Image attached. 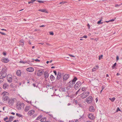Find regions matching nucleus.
Instances as JSON below:
<instances>
[{
  "mask_svg": "<svg viewBox=\"0 0 122 122\" xmlns=\"http://www.w3.org/2000/svg\"><path fill=\"white\" fill-rule=\"evenodd\" d=\"M81 83L80 81H78L77 82L74 88L76 89H78L81 85Z\"/></svg>",
  "mask_w": 122,
  "mask_h": 122,
  "instance_id": "obj_6",
  "label": "nucleus"
},
{
  "mask_svg": "<svg viewBox=\"0 0 122 122\" xmlns=\"http://www.w3.org/2000/svg\"><path fill=\"white\" fill-rule=\"evenodd\" d=\"M86 90V88L85 87H82L81 88V90L82 91H84Z\"/></svg>",
  "mask_w": 122,
  "mask_h": 122,
  "instance_id": "obj_33",
  "label": "nucleus"
},
{
  "mask_svg": "<svg viewBox=\"0 0 122 122\" xmlns=\"http://www.w3.org/2000/svg\"><path fill=\"white\" fill-rule=\"evenodd\" d=\"M8 117H6L4 119V120L5 121H6V120H7L8 119Z\"/></svg>",
  "mask_w": 122,
  "mask_h": 122,
  "instance_id": "obj_42",
  "label": "nucleus"
},
{
  "mask_svg": "<svg viewBox=\"0 0 122 122\" xmlns=\"http://www.w3.org/2000/svg\"><path fill=\"white\" fill-rule=\"evenodd\" d=\"M35 112L33 110H31L29 111L28 113V115L29 116H31Z\"/></svg>",
  "mask_w": 122,
  "mask_h": 122,
  "instance_id": "obj_13",
  "label": "nucleus"
},
{
  "mask_svg": "<svg viewBox=\"0 0 122 122\" xmlns=\"http://www.w3.org/2000/svg\"><path fill=\"white\" fill-rule=\"evenodd\" d=\"M15 100H16V99L15 98H11L10 99H9V100L8 101V103L9 104L12 105L14 102Z\"/></svg>",
  "mask_w": 122,
  "mask_h": 122,
  "instance_id": "obj_12",
  "label": "nucleus"
},
{
  "mask_svg": "<svg viewBox=\"0 0 122 122\" xmlns=\"http://www.w3.org/2000/svg\"><path fill=\"white\" fill-rule=\"evenodd\" d=\"M45 26V25H41L40 26V27H44Z\"/></svg>",
  "mask_w": 122,
  "mask_h": 122,
  "instance_id": "obj_57",
  "label": "nucleus"
},
{
  "mask_svg": "<svg viewBox=\"0 0 122 122\" xmlns=\"http://www.w3.org/2000/svg\"><path fill=\"white\" fill-rule=\"evenodd\" d=\"M4 80L3 79V78H0V84L2 83L4 81Z\"/></svg>",
  "mask_w": 122,
  "mask_h": 122,
  "instance_id": "obj_32",
  "label": "nucleus"
},
{
  "mask_svg": "<svg viewBox=\"0 0 122 122\" xmlns=\"http://www.w3.org/2000/svg\"><path fill=\"white\" fill-rule=\"evenodd\" d=\"M32 3L31 2V1L29 2H28V3L29 4H30V3Z\"/></svg>",
  "mask_w": 122,
  "mask_h": 122,
  "instance_id": "obj_62",
  "label": "nucleus"
},
{
  "mask_svg": "<svg viewBox=\"0 0 122 122\" xmlns=\"http://www.w3.org/2000/svg\"><path fill=\"white\" fill-rule=\"evenodd\" d=\"M35 1V0H31L32 3L34 2Z\"/></svg>",
  "mask_w": 122,
  "mask_h": 122,
  "instance_id": "obj_56",
  "label": "nucleus"
},
{
  "mask_svg": "<svg viewBox=\"0 0 122 122\" xmlns=\"http://www.w3.org/2000/svg\"><path fill=\"white\" fill-rule=\"evenodd\" d=\"M37 1L39 3H44V1L42 0H38Z\"/></svg>",
  "mask_w": 122,
  "mask_h": 122,
  "instance_id": "obj_37",
  "label": "nucleus"
},
{
  "mask_svg": "<svg viewBox=\"0 0 122 122\" xmlns=\"http://www.w3.org/2000/svg\"><path fill=\"white\" fill-rule=\"evenodd\" d=\"M117 63H115L112 67V69H114L115 68V67Z\"/></svg>",
  "mask_w": 122,
  "mask_h": 122,
  "instance_id": "obj_31",
  "label": "nucleus"
},
{
  "mask_svg": "<svg viewBox=\"0 0 122 122\" xmlns=\"http://www.w3.org/2000/svg\"><path fill=\"white\" fill-rule=\"evenodd\" d=\"M61 74L60 72H58L56 79L57 80H59L61 77Z\"/></svg>",
  "mask_w": 122,
  "mask_h": 122,
  "instance_id": "obj_19",
  "label": "nucleus"
},
{
  "mask_svg": "<svg viewBox=\"0 0 122 122\" xmlns=\"http://www.w3.org/2000/svg\"><path fill=\"white\" fill-rule=\"evenodd\" d=\"M89 111L91 112H93L95 111L94 107L92 106H90L89 107Z\"/></svg>",
  "mask_w": 122,
  "mask_h": 122,
  "instance_id": "obj_14",
  "label": "nucleus"
},
{
  "mask_svg": "<svg viewBox=\"0 0 122 122\" xmlns=\"http://www.w3.org/2000/svg\"><path fill=\"white\" fill-rule=\"evenodd\" d=\"M13 117L12 116H10L9 118V122H11L13 120Z\"/></svg>",
  "mask_w": 122,
  "mask_h": 122,
  "instance_id": "obj_29",
  "label": "nucleus"
},
{
  "mask_svg": "<svg viewBox=\"0 0 122 122\" xmlns=\"http://www.w3.org/2000/svg\"><path fill=\"white\" fill-rule=\"evenodd\" d=\"M26 71L29 72H32L34 71V69L32 67H30L27 68Z\"/></svg>",
  "mask_w": 122,
  "mask_h": 122,
  "instance_id": "obj_15",
  "label": "nucleus"
},
{
  "mask_svg": "<svg viewBox=\"0 0 122 122\" xmlns=\"http://www.w3.org/2000/svg\"><path fill=\"white\" fill-rule=\"evenodd\" d=\"M11 114H12L13 115H15V113L13 112L11 113Z\"/></svg>",
  "mask_w": 122,
  "mask_h": 122,
  "instance_id": "obj_59",
  "label": "nucleus"
},
{
  "mask_svg": "<svg viewBox=\"0 0 122 122\" xmlns=\"http://www.w3.org/2000/svg\"><path fill=\"white\" fill-rule=\"evenodd\" d=\"M53 72L55 74V75H57V72L56 71H54Z\"/></svg>",
  "mask_w": 122,
  "mask_h": 122,
  "instance_id": "obj_48",
  "label": "nucleus"
},
{
  "mask_svg": "<svg viewBox=\"0 0 122 122\" xmlns=\"http://www.w3.org/2000/svg\"><path fill=\"white\" fill-rule=\"evenodd\" d=\"M13 86V84L12 83L10 85V87H12Z\"/></svg>",
  "mask_w": 122,
  "mask_h": 122,
  "instance_id": "obj_43",
  "label": "nucleus"
},
{
  "mask_svg": "<svg viewBox=\"0 0 122 122\" xmlns=\"http://www.w3.org/2000/svg\"><path fill=\"white\" fill-rule=\"evenodd\" d=\"M20 45L21 46H23L24 45V41L22 40H21L20 41Z\"/></svg>",
  "mask_w": 122,
  "mask_h": 122,
  "instance_id": "obj_22",
  "label": "nucleus"
},
{
  "mask_svg": "<svg viewBox=\"0 0 122 122\" xmlns=\"http://www.w3.org/2000/svg\"><path fill=\"white\" fill-rule=\"evenodd\" d=\"M77 79L76 77H75L72 81H70L68 83L69 86L71 87L73 86L74 85Z\"/></svg>",
  "mask_w": 122,
  "mask_h": 122,
  "instance_id": "obj_4",
  "label": "nucleus"
},
{
  "mask_svg": "<svg viewBox=\"0 0 122 122\" xmlns=\"http://www.w3.org/2000/svg\"><path fill=\"white\" fill-rule=\"evenodd\" d=\"M16 115L19 117H22V115L18 113H16Z\"/></svg>",
  "mask_w": 122,
  "mask_h": 122,
  "instance_id": "obj_30",
  "label": "nucleus"
},
{
  "mask_svg": "<svg viewBox=\"0 0 122 122\" xmlns=\"http://www.w3.org/2000/svg\"><path fill=\"white\" fill-rule=\"evenodd\" d=\"M30 109V107L29 106L26 107L24 109V111L25 112H27Z\"/></svg>",
  "mask_w": 122,
  "mask_h": 122,
  "instance_id": "obj_23",
  "label": "nucleus"
},
{
  "mask_svg": "<svg viewBox=\"0 0 122 122\" xmlns=\"http://www.w3.org/2000/svg\"><path fill=\"white\" fill-rule=\"evenodd\" d=\"M87 25L88 26V28L89 29H90V25L89 24H87Z\"/></svg>",
  "mask_w": 122,
  "mask_h": 122,
  "instance_id": "obj_53",
  "label": "nucleus"
},
{
  "mask_svg": "<svg viewBox=\"0 0 122 122\" xmlns=\"http://www.w3.org/2000/svg\"><path fill=\"white\" fill-rule=\"evenodd\" d=\"M109 99L112 102H113L116 99V98L115 97H113L112 98H109Z\"/></svg>",
  "mask_w": 122,
  "mask_h": 122,
  "instance_id": "obj_28",
  "label": "nucleus"
},
{
  "mask_svg": "<svg viewBox=\"0 0 122 122\" xmlns=\"http://www.w3.org/2000/svg\"><path fill=\"white\" fill-rule=\"evenodd\" d=\"M19 62L20 63L25 64L27 63V62L25 61H20Z\"/></svg>",
  "mask_w": 122,
  "mask_h": 122,
  "instance_id": "obj_39",
  "label": "nucleus"
},
{
  "mask_svg": "<svg viewBox=\"0 0 122 122\" xmlns=\"http://www.w3.org/2000/svg\"><path fill=\"white\" fill-rule=\"evenodd\" d=\"M69 77V75L67 74H65L63 77V80L64 81H65L67 80Z\"/></svg>",
  "mask_w": 122,
  "mask_h": 122,
  "instance_id": "obj_10",
  "label": "nucleus"
},
{
  "mask_svg": "<svg viewBox=\"0 0 122 122\" xmlns=\"http://www.w3.org/2000/svg\"><path fill=\"white\" fill-rule=\"evenodd\" d=\"M69 55L71 57H75V56H74L73 55H72L71 54H69Z\"/></svg>",
  "mask_w": 122,
  "mask_h": 122,
  "instance_id": "obj_45",
  "label": "nucleus"
},
{
  "mask_svg": "<svg viewBox=\"0 0 122 122\" xmlns=\"http://www.w3.org/2000/svg\"><path fill=\"white\" fill-rule=\"evenodd\" d=\"M7 68L5 66H4L3 68L1 71L0 72V78H3L6 77L7 75Z\"/></svg>",
  "mask_w": 122,
  "mask_h": 122,
  "instance_id": "obj_1",
  "label": "nucleus"
},
{
  "mask_svg": "<svg viewBox=\"0 0 122 122\" xmlns=\"http://www.w3.org/2000/svg\"><path fill=\"white\" fill-rule=\"evenodd\" d=\"M105 22H106L107 23H108L109 22H110V21L109 20V21H105Z\"/></svg>",
  "mask_w": 122,
  "mask_h": 122,
  "instance_id": "obj_60",
  "label": "nucleus"
},
{
  "mask_svg": "<svg viewBox=\"0 0 122 122\" xmlns=\"http://www.w3.org/2000/svg\"><path fill=\"white\" fill-rule=\"evenodd\" d=\"M50 78L51 81H54L55 79V77L53 75H51L50 76Z\"/></svg>",
  "mask_w": 122,
  "mask_h": 122,
  "instance_id": "obj_26",
  "label": "nucleus"
},
{
  "mask_svg": "<svg viewBox=\"0 0 122 122\" xmlns=\"http://www.w3.org/2000/svg\"><path fill=\"white\" fill-rule=\"evenodd\" d=\"M12 76L11 75L9 74L7 76V80L8 82H11L12 81Z\"/></svg>",
  "mask_w": 122,
  "mask_h": 122,
  "instance_id": "obj_7",
  "label": "nucleus"
},
{
  "mask_svg": "<svg viewBox=\"0 0 122 122\" xmlns=\"http://www.w3.org/2000/svg\"><path fill=\"white\" fill-rule=\"evenodd\" d=\"M69 122H74L72 121H69Z\"/></svg>",
  "mask_w": 122,
  "mask_h": 122,
  "instance_id": "obj_64",
  "label": "nucleus"
},
{
  "mask_svg": "<svg viewBox=\"0 0 122 122\" xmlns=\"http://www.w3.org/2000/svg\"><path fill=\"white\" fill-rule=\"evenodd\" d=\"M99 68V66H95L92 69V71H94L96 70Z\"/></svg>",
  "mask_w": 122,
  "mask_h": 122,
  "instance_id": "obj_24",
  "label": "nucleus"
},
{
  "mask_svg": "<svg viewBox=\"0 0 122 122\" xmlns=\"http://www.w3.org/2000/svg\"><path fill=\"white\" fill-rule=\"evenodd\" d=\"M117 76L119 75H120V74H119V73H117Z\"/></svg>",
  "mask_w": 122,
  "mask_h": 122,
  "instance_id": "obj_63",
  "label": "nucleus"
},
{
  "mask_svg": "<svg viewBox=\"0 0 122 122\" xmlns=\"http://www.w3.org/2000/svg\"><path fill=\"white\" fill-rule=\"evenodd\" d=\"M1 30H5V31H7L5 29H1Z\"/></svg>",
  "mask_w": 122,
  "mask_h": 122,
  "instance_id": "obj_54",
  "label": "nucleus"
},
{
  "mask_svg": "<svg viewBox=\"0 0 122 122\" xmlns=\"http://www.w3.org/2000/svg\"><path fill=\"white\" fill-rule=\"evenodd\" d=\"M119 58L118 56H117L116 57V60H119Z\"/></svg>",
  "mask_w": 122,
  "mask_h": 122,
  "instance_id": "obj_52",
  "label": "nucleus"
},
{
  "mask_svg": "<svg viewBox=\"0 0 122 122\" xmlns=\"http://www.w3.org/2000/svg\"><path fill=\"white\" fill-rule=\"evenodd\" d=\"M44 76L46 78H47L49 76V74L48 72L46 71L44 72Z\"/></svg>",
  "mask_w": 122,
  "mask_h": 122,
  "instance_id": "obj_20",
  "label": "nucleus"
},
{
  "mask_svg": "<svg viewBox=\"0 0 122 122\" xmlns=\"http://www.w3.org/2000/svg\"><path fill=\"white\" fill-rule=\"evenodd\" d=\"M93 98L91 96H90L87 97L86 99V102L88 103L89 104L92 102Z\"/></svg>",
  "mask_w": 122,
  "mask_h": 122,
  "instance_id": "obj_5",
  "label": "nucleus"
},
{
  "mask_svg": "<svg viewBox=\"0 0 122 122\" xmlns=\"http://www.w3.org/2000/svg\"><path fill=\"white\" fill-rule=\"evenodd\" d=\"M25 105L23 103H18L16 104V107L18 110H23L24 107Z\"/></svg>",
  "mask_w": 122,
  "mask_h": 122,
  "instance_id": "obj_2",
  "label": "nucleus"
},
{
  "mask_svg": "<svg viewBox=\"0 0 122 122\" xmlns=\"http://www.w3.org/2000/svg\"><path fill=\"white\" fill-rule=\"evenodd\" d=\"M89 94V92H86L82 93L80 95L82 99H84Z\"/></svg>",
  "mask_w": 122,
  "mask_h": 122,
  "instance_id": "obj_3",
  "label": "nucleus"
},
{
  "mask_svg": "<svg viewBox=\"0 0 122 122\" xmlns=\"http://www.w3.org/2000/svg\"><path fill=\"white\" fill-rule=\"evenodd\" d=\"M2 99L3 102L5 103L7 102V101H8L9 100V98L8 96H3Z\"/></svg>",
  "mask_w": 122,
  "mask_h": 122,
  "instance_id": "obj_9",
  "label": "nucleus"
},
{
  "mask_svg": "<svg viewBox=\"0 0 122 122\" xmlns=\"http://www.w3.org/2000/svg\"><path fill=\"white\" fill-rule=\"evenodd\" d=\"M16 74L18 76H20L21 75L20 71V70H18L16 72Z\"/></svg>",
  "mask_w": 122,
  "mask_h": 122,
  "instance_id": "obj_25",
  "label": "nucleus"
},
{
  "mask_svg": "<svg viewBox=\"0 0 122 122\" xmlns=\"http://www.w3.org/2000/svg\"><path fill=\"white\" fill-rule=\"evenodd\" d=\"M87 36H83L82 38H87Z\"/></svg>",
  "mask_w": 122,
  "mask_h": 122,
  "instance_id": "obj_47",
  "label": "nucleus"
},
{
  "mask_svg": "<svg viewBox=\"0 0 122 122\" xmlns=\"http://www.w3.org/2000/svg\"><path fill=\"white\" fill-rule=\"evenodd\" d=\"M102 90H103L105 88V87L103 86H102Z\"/></svg>",
  "mask_w": 122,
  "mask_h": 122,
  "instance_id": "obj_51",
  "label": "nucleus"
},
{
  "mask_svg": "<svg viewBox=\"0 0 122 122\" xmlns=\"http://www.w3.org/2000/svg\"><path fill=\"white\" fill-rule=\"evenodd\" d=\"M42 117V116H39L37 118L36 120H39Z\"/></svg>",
  "mask_w": 122,
  "mask_h": 122,
  "instance_id": "obj_34",
  "label": "nucleus"
},
{
  "mask_svg": "<svg viewBox=\"0 0 122 122\" xmlns=\"http://www.w3.org/2000/svg\"><path fill=\"white\" fill-rule=\"evenodd\" d=\"M42 74V72L41 71L39 70L37 71V75L38 76H41Z\"/></svg>",
  "mask_w": 122,
  "mask_h": 122,
  "instance_id": "obj_17",
  "label": "nucleus"
},
{
  "mask_svg": "<svg viewBox=\"0 0 122 122\" xmlns=\"http://www.w3.org/2000/svg\"><path fill=\"white\" fill-rule=\"evenodd\" d=\"M88 117L90 119L94 120L95 119L94 115L92 113H90L88 115Z\"/></svg>",
  "mask_w": 122,
  "mask_h": 122,
  "instance_id": "obj_8",
  "label": "nucleus"
},
{
  "mask_svg": "<svg viewBox=\"0 0 122 122\" xmlns=\"http://www.w3.org/2000/svg\"><path fill=\"white\" fill-rule=\"evenodd\" d=\"M0 33L2 35H5V33H4L3 32H1L0 31Z\"/></svg>",
  "mask_w": 122,
  "mask_h": 122,
  "instance_id": "obj_44",
  "label": "nucleus"
},
{
  "mask_svg": "<svg viewBox=\"0 0 122 122\" xmlns=\"http://www.w3.org/2000/svg\"><path fill=\"white\" fill-rule=\"evenodd\" d=\"M46 120V119L45 117H44L41 119L40 121L41 122H44Z\"/></svg>",
  "mask_w": 122,
  "mask_h": 122,
  "instance_id": "obj_27",
  "label": "nucleus"
},
{
  "mask_svg": "<svg viewBox=\"0 0 122 122\" xmlns=\"http://www.w3.org/2000/svg\"><path fill=\"white\" fill-rule=\"evenodd\" d=\"M9 85L8 84L6 83H4L3 85V89H8L9 87Z\"/></svg>",
  "mask_w": 122,
  "mask_h": 122,
  "instance_id": "obj_16",
  "label": "nucleus"
},
{
  "mask_svg": "<svg viewBox=\"0 0 122 122\" xmlns=\"http://www.w3.org/2000/svg\"><path fill=\"white\" fill-rule=\"evenodd\" d=\"M67 2L66 1H62L60 3V4H64L65 3H67Z\"/></svg>",
  "mask_w": 122,
  "mask_h": 122,
  "instance_id": "obj_36",
  "label": "nucleus"
},
{
  "mask_svg": "<svg viewBox=\"0 0 122 122\" xmlns=\"http://www.w3.org/2000/svg\"><path fill=\"white\" fill-rule=\"evenodd\" d=\"M80 88L76 92V95H77L78 93V92L80 91Z\"/></svg>",
  "mask_w": 122,
  "mask_h": 122,
  "instance_id": "obj_41",
  "label": "nucleus"
},
{
  "mask_svg": "<svg viewBox=\"0 0 122 122\" xmlns=\"http://www.w3.org/2000/svg\"><path fill=\"white\" fill-rule=\"evenodd\" d=\"M102 21V20H100L99 21L97 22V24H102L103 23L102 22H101V21Z\"/></svg>",
  "mask_w": 122,
  "mask_h": 122,
  "instance_id": "obj_38",
  "label": "nucleus"
},
{
  "mask_svg": "<svg viewBox=\"0 0 122 122\" xmlns=\"http://www.w3.org/2000/svg\"><path fill=\"white\" fill-rule=\"evenodd\" d=\"M49 33L51 35H54V33L53 32H49Z\"/></svg>",
  "mask_w": 122,
  "mask_h": 122,
  "instance_id": "obj_40",
  "label": "nucleus"
},
{
  "mask_svg": "<svg viewBox=\"0 0 122 122\" xmlns=\"http://www.w3.org/2000/svg\"><path fill=\"white\" fill-rule=\"evenodd\" d=\"M3 55L5 56L6 55V54L4 52H3Z\"/></svg>",
  "mask_w": 122,
  "mask_h": 122,
  "instance_id": "obj_58",
  "label": "nucleus"
},
{
  "mask_svg": "<svg viewBox=\"0 0 122 122\" xmlns=\"http://www.w3.org/2000/svg\"><path fill=\"white\" fill-rule=\"evenodd\" d=\"M36 61H40V60H39L38 59H36L35 60Z\"/></svg>",
  "mask_w": 122,
  "mask_h": 122,
  "instance_id": "obj_49",
  "label": "nucleus"
},
{
  "mask_svg": "<svg viewBox=\"0 0 122 122\" xmlns=\"http://www.w3.org/2000/svg\"><path fill=\"white\" fill-rule=\"evenodd\" d=\"M2 94L3 95V96H8L9 95V93L7 92H5L2 93Z\"/></svg>",
  "mask_w": 122,
  "mask_h": 122,
  "instance_id": "obj_21",
  "label": "nucleus"
},
{
  "mask_svg": "<svg viewBox=\"0 0 122 122\" xmlns=\"http://www.w3.org/2000/svg\"><path fill=\"white\" fill-rule=\"evenodd\" d=\"M9 59L8 58L3 57L2 58L1 61L4 63H7L9 61Z\"/></svg>",
  "mask_w": 122,
  "mask_h": 122,
  "instance_id": "obj_11",
  "label": "nucleus"
},
{
  "mask_svg": "<svg viewBox=\"0 0 122 122\" xmlns=\"http://www.w3.org/2000/svg\"><path fill=\"white\" fill-rule=\"evenodd\" d=\"M114 20L113 19L109 20L110 22H113V21H114Z\"/></svg>",
  "mask_w": 122,
  "mask_h": 122,
  "instance_id": "obj_46",
  "label": "nucleus"
},
{
  "mask_svg": "<svg viewBox=\"0 0 122 122\" xmlns=\"http://www.w3.org/2000/svg\"><path fill=\"white\" fill-rule=\"evenodd\" d=\"M38 11H41L42 12H45L46 13H48V12H47L45 9H40L38 10Z\"/></svg>",
  "mask_w": 122,
  "mask_h": 122,
  "instance_id": "obj_18",
  "label": "nucleus"
},
{
  "mask_svg": "<svg viewBox=\"0 0 122 122\" xmlns=\"http://www.w3.org/2000/svg\"><path fill=\"white\" fill-rule=\"evenodd\" d=\"M95 100H96V102H97V101H98V99H97V98H96V99H95Z\"/></svg>",
  "mask_w": 122,
  "mask_h": 122,
  "instance_id": "obj_61",
  "label": "nucleus"
},
{
  "mask_svg": "<svg viewBox=\"0 0 122 122\" xmlns=\"http://www.w3.org/2000/svg\"><path fill=\"white\" fill-rule=\"evenodd\" d=\"M120 5H118L117 4H116L115 5V7H118V6H120Z\"/></svg>",
  "mask_w": 122,
  "mask_h": 122,
  "instance_id": "obj_50",
  "label": "nucleus"
},
{
  "mask_svg": "<svg viewBox=\"0 0 122 122\" xmlns=\"http://www.w3.org/2000/svg\"><path fill=\"white\" fill-rule=\"evenodd\" d=\"M103 56V55H101V56H99V58H98L99 60H100L102 58Z\"/></svg>",
  "mask_w": 122,
  "mask_h": 122,
  "instance_id": "obj_35",
  "label": "nucleus"
},
{
  "mask_svg": "<svg viewBox=\"0 0 122 122\" xmlns=\"http://www.w3.org/2000/svg\"><path fill=\"white\" fill-rule=\"evenodd\" d=\"M46 44L47 45H48V46H51V45L50 44H49V43H46Z\"/></svg>",
  "mask_w": 122,
  "mask_h": 122,
  "instance_id": "obj_55",
  "label": "nucleus"
}]
</instances>
